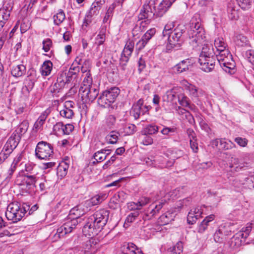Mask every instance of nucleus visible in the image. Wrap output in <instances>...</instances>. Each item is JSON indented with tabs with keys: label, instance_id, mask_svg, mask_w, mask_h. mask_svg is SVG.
I'll use <instances>...</instances> for the list:
<instances>
[{
	"label": "nucleus",
	"instance_id": "61",
	"mask_svg": "<svg viewBox=\"0 0 254 254\" xmlns=\"http://www.w3.org/2000/svg\"><path fill=\"white\" fill-rule=\"evenodd\" d=\"M11 153L10 150L6 149L3 147V149L0 152V164L4 161Z\"/></svg>",
	"mask_w": 254,
	"mask_h": 254
},
{
	"label": "nucleus",
	"instance_id": "23",
	"mask_svg": "<svg viewBox=\"0 0 254 254\" xmlns=\"http://www.w3.org/2000/svg\"><path fill=\"white\" fill-rule=\"evenodd\" d=\"M106 198V194H97L91 198L86 200L84 203L85 207L89 208L90 207L98 205L101 203Z\"/></svg>",
	"mask_w": 254,
	"mask_h": 254
},
{
	"label": "nucleus",
	"instance_id": "6",
	"mask_svg": "<svg viewBox=\"0 0 254 254\" xmlns=\"http://www.w3.org/2000/svg\"><path fill=\"white\" fill-rule=\"evenodd\" d=\"M252 224H248L246 227H244L241 231L236 233L229 242L230 248L232 249H237L242 245V239H246L251 232L252 227Z\"/></svg>",
	"mask_w": 254,
	"mask_h": 254
},
{
	"label": "nucleus",
	"instance_id": "54",
	"mask_svg": "<svg viewBox=\"0 0 254 254\" xmlns=\"http://www.w3.org/2000/svg\"><path fill=\"white\" fill-rule=\"evenodd\" d=\"M64 125L62 122L57 123L53 127V131L57 135H64Z\"/></svg>",
	"mask_w": 254,
	"mask_h": 254
},
{
	"label": "nucleus",
	"instance_id": "19",
	"mask_svg": "<svg viewBox=\"0 0 254 254\" xmlns=\"http://www.w3.org/2000/svg\"><path fill=\"white\" fill-rule=\"evenodd\" d=\"M82 92V98H87L89 101L94 100L98 95V91L96 88L90 86L80 90Z\"/></svg>",
	"mask_w": 254,
	"mask_h": 254
},
{
	"label": "nucleus",
	"instance_id": "47",
	"mask_svg": "<svg viewBox=\"0 0 254 254\" xmlns=\"http://www.w3.org/2000/svg\"><path fill=\"white\" fill-rule=\"evenodd\" d=\"M176 98V93L174 89L168 90L163 96V101L173 102Z\"/></svg>",
	"mask_w": 254,
	"mask_h": 254
},
{
	"label": "nucleus",
	"instance_id": "53",
	"mask_svg": "<svg viewBox=\"0 0 254 254\" xmlns=\"http://www.w3.org/2000/svg\"><path fill=\"white\" fill-rule=\"evenodd\" d=\"M115 6L116 5L115 4H112L109 6L105 14L104 18H103V22L104 23H106L109 21V22H110V20L111 19L112 16H113V11L115 8Z\"/></svg>",
	"mask_w": 254,
	"mask_h": 254
},
{
	"label": "nucleus",
	"instance_id": "51",
	"mask_svg": "<svg viewBox=\"0 0 254 254\" xmlns=\"http://www.w3.org/2000/svg\"><path fill=\"white\" fill-rule=\"evenodd\" d=\"M47 115L46 113L42 114L35 123L34 125V129H36V130L40 129L43 125L47 118Z\"/></svg>",
	"mask_w": 254,
	"mask_h": 254
},
{
	"label": "nucleus",
	"instance_id": "39",
	"mask_svg": "<svg viewBox=\"0 0 254 254\" xmlns=\"http://www.w3.org/2000/svg\"><path fill=\"white\" fill-rule=\"evenodd\" d=\"M10 16V11L4 8L0 9V30Z\"/></svg>",
	"mask_w": 254,
	"mask_h": 254
},
{
	"label": "nucleus",
	"instance_id": "12",
	"mask_svg": "<svg viewBox=\"0 0 254 254\" xmlns=\"http://www.w3.org/2000/svg\"><path fill=\"white\" fill-rule=\"evenodd\" d=\"M150 108L151 107L149 106L144 105L143 100L140 99L133 105L130 114L135 120H137L140 115H143L148 113Z\"/></svg>",
	"mask_w": 254,
	"mask_h": 254
},
{
	"label": "nucleus",
	"instance_id": "3",
	"mask_svg": "<svg viewBox=\"0 0 254 254\" xmlns=\"http://www.w3.org/2000/svg\"><path fill=\"white\" fill-rule=\"evenodd\" d=\"M186 28L183 24H178L168 36L167 47L169 49H179L185 40Z\"/></svg>",
	"mask_w": 254,
	"mask_h": 254
},
{
	"label": "nucleus",
	"instance_id": "22",
	"mask_svg": "<svg viewBox=\"0 0 254 254\" xmlns=\"http://www.w3.org/2000/svg\"><path fill=\"white\" fill-rule=\"evenodd\" d=\"M176 0H163L158 7L156 15L161 17L164 14Z\"/></svg>",
	"mask_w": 254,
	"mask_h": 254
},
{
	"label": "nucleus",
	"instance_id": "52",
	"mask_svg": "<svg viewBox=\"0 0 254 254\" xmlns=\"http://www.w3.org/2000/svg\"><path fill=\"white\" fill-rule=\"evenodd\" d=\"M214 46L218 51H223L227 47V44L224 42L222 38H217L214 40Z\"/></svg>",
	"mask_w": 254,
	"mask_h": 254
},
{
	"label": "nucleus",
	"instance_id": "49",
	"mask_svg": "<svg viewBox=\"0 0 254 254\" xmlns=\"http://www.w3.org/2000/svg\"><path fill=\"white\" fill-rule=\"evenodd\" d=\"M219 55H217V61L219 63L220 62V61L225 60V59H228L232 58V55H231L230 52L228 49H225V50L223 49V51H219Z\"/></svg>",
	"mask_w": 254,
	"mask_h": 254
},
{
	"label": "nucleus",
	"instance_id": "50",
	"mask_svg": "<svg viewBox=\"0 0 254 254\" xmlns=\"http://www.w3.org/2000/svg\"><path fill=\"white\" fill-rule=\"evenodd\" d=\"M92 78L91 74L89 71L85 73V76L83 81V86H82L80 90H82L83 89L86 88L90 86H92Z\"/></svg>",
	"mask_w": 254,
	"mask_h": 254
},
{
	"label": "nucleus",
	"instance_id": "45",
	"mask_svg": "<svg viewBox=\"0 0 254 254\" xmlns=\"http://www.w3.org/2000/svg\"><path fill=\"white\" fill-rule=\"evenodd\" d=\"M65 16L64 11L60 9L58 13L53 16L54 23L56 25L61 24L65 19Z\"/></svg>",
	"mask_w": 254,
	"mask_h": 254
},
{
	"label": "nucleus",
	"instance_id": "14",
	"mask_svg": "<svg viewBox=\"0 0 254 254\" xmlns=\"http://www.w3.org/2000/svg\"><path fill=\"white\" fill-rule=\"evenodd\" d=\"M156 33V29L154 28H151L147 31L143 35L141 39L136 44V48L138 51L143 49L148 41Z\"/></svg>",
	"mask_w": 254,
	"mask_h": 254
},
{
	"label": "nucleus",
	"instance_id": "21",
	"mask_svg": "<svg viewBox=\"0 0 254 254\" xmlns=\"http://www.w3.org/2000/svg\"><path fill=\"white\" fill-rule=\"evenodd\" d=\"M214 57H217V55L214 52L213 46L211 44H204L202 48L199 59H202V58H209Z\"/></svg>",
	"mask_w": 254,
	"mask_h": 254
},
{
	"label": "nucleus",
	"instance_id": "36",
	"mask_svg": "<svg viewBox=\"0 0 254 254\" xmlns=\"http://www.w3.org/2000/svg\"><path fill=\"white\" fill-rule=\"evenodd\" d=\"M109 149H101L100 151H98L94 154L93 158L95 159V161H93L92 163L93 164H96L97 163L101 162L105 160L107 157V155H106V151H109Z\"/></svg>",
	"mask_w": 254,
	"mask_h": 254
},
{
	"label": "nucleus",
	"instance_id": "44",
	"mask_svg": "<svg viewBox=\"0 0 254 254\" xmlns=\"http://www.w3.org/2000/svg\"><path fill=\"white\" fill-rule=\"evenodd\" d=\"M186 89L189 91L190 95L194 98L198 97V93H203L202 90L199 91L198 88L195 86L190 83H188V85L186 86Z\"/></svg>",
	"mask_w": 254,
	"mask_h": 254
},
{
	"label": "nucleus",
	"instance_id": "37",
	"mask_svg": "<svg viewBox=\"0 0 254 254\" xmlns=\"http://www.w3.org/2000/svg\"><path fill=\"white\" fill-rule=\"evenodd\" d=\"M53 67V64L50 61H45L43 64L41 68L40 72L43 76H48L51 72Z\"/></svg>",
	"mask_w": 254,
	"mask_h": 254
},
{
	"label": "nucleus",
	"instance_id": "26",
	"mask_svg": "<svg viewBox=\"0 0 254 254\" xmlns=\"http://www.w3.org/2000/svg\"><path fill=\"white\" fill-rule=\"evenodd\" d=\"M101 7L99 5L94 4L93 3L91 5L90 9L88 12L86 14V18L84 21V24L87 26L89 23L91 22V18L94 15H97L99 14Z\"/></svg>",
	"mask_w": 254,
	"mask_h": 254
},
{
	"label": "nucleus",
	"instance_id": "27",
	"mask_svg": "<svg viewBox=\"0 0 254 254\" xmlns=\"http://www.w3.org/2000/svg\"><path fill=\"white\" fill-rule=\"evenodd\" d=\"M228 224H225L221 225L218 228V230L216 231L214 235V239L216 242L220 243L222 239V236L223 235H227L229 234L230 230H226V227L229 226Z\"/></svg>",
	"mask_w": 254,
	"mask_h": 254
},
{
	"label": "nucleus",
	"instance_id": "32",
	"mask_svg": "<svg viewBox=\"0 0 254 254\" xmlns=\"http://www.w3.org/2000/svg\"><path fill=\"white\" fill-rule=\"evenodd\" d=\"M254 177L251 176L250 177H245L241 178H236L232 180V185L237 188H240L242 185H245L246 182L248 184H251L253 183Z\"/></svg>",
	"mask_w": 254,
	"mask_h": 254
},
{
	"label": "nucleus",
	"instance_id": "57",
	"mask_svg": "<svg viewBox=\"0 0 254 254\" xmlns=\"http://www.w3.org/2000/svg\"><path fill=\"white\" fill-rule=\"evenodd\" d=\"M175 27L174 22H169L165 26L162 32V35L163 37L167 36L172 32L173 30V28Z\"/></svg>",
	"mask_w": 254,
	"mask_h": 254
},
{
	"label": "nucleus",
	"instance_id": "24",
	"mask_svg": "<svg viewBox=\"0 0 254 254\" xmlns=\"http://www.w3.org/2000/svg\"><path fill=\"white\" fill-rule=\"evenodd\" d=\"M106 198V194H97L91 198L86 200L84 203L85 207L89 208L90 207L98 205L101 203Z\"/></svg>",
	"mask_w": 254,
	"mask_h": 254
},
{
	"label": "nucleus",
	"instance_id": "5",
	"mask_svg": "<svg viewBox=\"0 0 254 254\" xmlns=\"http://www.w3.org/2000/svg\"><path fill=\"white\" fill-rule=\"evenodd\" d=\"M120 92L118 87H113L104 91L98 99V103L102 107L108 108L115 101Z\"/></svg>",
	"mask_w": 254,
	"mask_h": 254
},
{
	"label": "nucleus",
	"instance_id": "2",
	"mask_svg": "<svg viewBox=\"0 0 254 254\" xmlns=\"http://www.w3.org/2000/svg\"><path fill=\"white\" fill-rule=\"evenodd\" d=\"M190 44L193 48L201 44L205 38V31L201 23L196 19L192 18L188 30Z\"/></svg>",
	"mask_w": 254,
	"mask_h": 254
},
{
	"label": "nucleus",
	"instance_id": "60",
	"mask_svg": "<svg viewBox=\"0 0 254 254\" xmlns=\"http://www.w3.org/2000/svg\"><path fill=\"white\" fill-rule=\"evenodd\" d=\"M80 71V67L77 65H74V64H72L69 69L68 75H72L73 76L77 77L78 74Z\"/></svg>",
	"mask_w": 254,
	"mask_h": 254
},
{
	"label": "nucleus",
	"instance_id": "38",
	"mask_svg": "<svg viewBox=\"0 0 254 254\" xmlns=\"http://www.w3.org/2000/svg\"><path fill=\"white\" fill-rule=\"evenodd\" d=\"M28 127V121H23L13 133H17L16 134H18L21 138V136L27 132Z\"/></svg>",
	"mask_w": 254,
	"mask_h": 254
},
{
	"label": "nucleus",
	"instance_id": "58",
	"mask_svg": "<svg viewBox=\"0 0 254 254\" xmlns=\"http://www.w3.org/2000/svg\"><path fill=\"white\" fill-rule=\"evenodd\" d=\"M220 147L222 149L227 150L235 147V144L231 140L225 141V139H222Z\"/></svg>",
	"mask_w": 254,
	"mask_h": 254
},
{
	"label": "nucleus",
	"instance_id": "31",
	"mask_svg": "<svg viewBox=\"0 0 254 254\" xmlns=\"http://www.w3.org/2000/svg\"><path fill=\"white\" fill-rule=\"evenodd\" d=\"M85 206L83 205H78L76 207L73 208L70 210L71 214H72L74 215H75V218H74V219H77L80 216L83 215L85 213H87L89 210V208H88V207H85V208H84Z\"/></svg>",
	"mask_w": 254,
	"mask_h": 254
},
{
	"label": "nucleus",
	"instance_id": "20",
	"mask_svg": "<svg viewBox=\"0 0 254 254\" xmlns=\"http://www.w3.org/2000/svg\"><path fill=\"white\" fill-rule=\"evenodd\" d=\"M16 133H12L4 146L6 149L10 150L11 152L16 147L21 139Z\"/></svg>",
	"mask_w": 254,
	"mask_h": 254
},
{
	"label": "nucleus",
	"instance_id": "55",
	"mask_svg": "<svg viewBox=\"0 0 254 254\" xmlns=\"http://www.w3.org/2000/svg\"><path fill=\"white\" fill-rule=\"evenodd\" d=\"M179 104L185 107H188L190 109L192 110L193 108L190 105L189 100L188 98L183 95H181L178 97Z\"/></svg>",
	"mask_w": 254,
	"mask_h": 254
},
{
	"label": "nucleus",
	"instance_id": "29",
	"mask_svg": "<svg viewBox=\"0 0 254 254\" xmlns=\"http://www.w3.org/2000/svg\"><path fill=\"white\" fill-rule=\"evenodd\" d=\"M116 121V117L112 115L108 116L106 118L104 124L102 126L101 128L105 131H107L114 128L115 123Z\"/></svg>",
	"mask_w": 254,
	"mask_h": 254
},
{
	"label": "nucleus",
	"instance_id": "59",
	"mask_svg": "<svg viewBox=\"0 0 254 254\" xmlns=\"http://www.w3.org/2000/svg\"><path fill=\"white\" fill-rule=\"evenodd\" d=\"M139 215L138 211H135L133 212L130 213L126 218L125 220V224H128L132 223L134 221L135 218Z\"/></svg>",
	"mask_w": 254,
	"mask_h": 254
},
{
	"label": "nucleus",
	"instance_id": "63",
	"mask_svg": "<svg viewBox=\"0 0 254 254\" xmlns=\"http://www.w3.org/2000/svg\"><path fill=\"white\" fill-rule=\"evenodd\" d=\"M64 78H66V73H63L57 77L56 82L64 88L65 86H67V84L65 82Z\"/></svg>",
	"mask_w": 254,
	"mask_h": 254
},
{
	"label": "nucleus",
	"instance_id": "13",
	"mask_svg": "<svg viewBox=\"0 0 254 254\" xmlns=\"http://www.w3.org/2000/svg\"><path fill=\"white\" fill-rule=\"evenodd\" d=\"M217 57H211L202 59H198V62L201 66V69L205 72L211 71L215 67L216 63Z\"/></svg>",
	"mask_w": 254,
	"mask_h": 254
},
{
	"label": "nucleus",
	"instance_id": "30",
	"mask_svg": "<svg viewBox=\"0 0 254 254\" xmlns=\"http://www.w3.org/2000/svg\"><path fill=\"white\" fill-rule=\"evenodd\" d=\"M96 245V242L93 239L86 241L83 247L84 253L87 254H94L97 250Z\"/></svg>",
	"mask_w": 254,
	"mask_h": 254
},
{
	"label": "nucleus",
	"instance_id": "9",
	"mask_svg": "<svg viewBox=\"0 0 254 254\" xmlns=\"http://www.w3.org/2000/svg\"><path fill=\"white\" fill-rule=\"evenodd\" d=\"M77 224L78 221L74 218L65 223L57 229L56 233L53 236L54 241H57L65 234L70 233Z\"/></svg>",
	"mask_w": 254,
	"mask_h": 254
},
{
	"label": "nucleus",
	"instance_id": "62",
	"mask_svg": "<svg viewBox=\"0 0 254 254\" xmlns=\"http://www.w3.org/2000/svg\"><path fill=\"white\" fill-rule=\"evenodd\" d=\"M9 230H5L2 232L0 233V237H2L4 236H11L15 234L18 233V231L17 229H12L11 228H9Z\"/></svg>",
	"mask_w": 254,
	"mask_h": 254
},
{
	"label": "nucleus",
	"instance_id": "35",
	"mask_svg": "<svg viewBox=\"0 0 254 254\" xmlns=\"http://www.w3.org/2000/svg\"><path fill=\"white\" fill-rule=\"evenodd\" d=\"M26 72V67L23 64L13 66L11 70L12 76L18 77L21 76Z\"/></svg>",
	"mask_w": 254,
	"mask_h": 254
},
{
	"label": "nucleus",
	"instance_id": "4",
	"mask_svg": "<svg viewBox=\"0 0 254 254\" xmlns=\"http://www.w3.org/2000/svg\"><path fill=\"white\" fill-rule=\"evenodd\" d=\"M29 209V205L27 204H23L21 207L17 202H11L7 207L5 216L13 223H16L24 217Z\"/></svg>",
	"mask_w": 254,
	"mask_h": 254
},
{
	"label": "nucleus",
	"instance_id": "28",
	"mask_svg": "<svg viewBox=\"0 0 254 254\" xmlns=\"http://www.w3.org/2000/svg\"><path fill=\"white\" fill-rule=\"evenodd\" d=\"M215 217V216L213 214H211L206 216L198 225L197 229V232L200 234L204 233L209 225V223L214 220Z\"/></svg>",
	"mask_w": 254,
	"mask_h": 254
},
{
	"label": "nucleus",
	"instance_id": "8",
	"mask_svg": "<svg viewBox=\"0 0 254 254\" xmlns=\"http://www.w3.org/2000/svg\"><path fill=\"white\" fill-rule=\"evenodd\" d=\"M166 203L167 201L165 199H161L152 203L149 205L144 214H143L142 219L144 221L151 219L160 212V211Z\"/></svg>",
	"mask_w": 254,
	"mask_h": 254
},
{
	"label": "nucleus",
	"instance_id": "33",
	"mask_svg": "<svg viewBox=\"0 0 254 254\" xmlns=\"http://www.w3.org/2000/svg\"><path fill=\"white\" fill-rule=\"evenodd\" d=\"M106 27L102 26L100 28L99 34L95 38V44L98 47L103 44L106 38Z\"/></svg>",
	"mask_w": 254,
	"mask_h": 254
},
{
	"label": "nucleus",
	"instance_id": "42",
	"mask_svg": "<svg viewBox=\"0 0 254 254\" xmlns=\"http://www.w3.org/2000/svg\"><path fill=\"white\" fill-rule=\"evenodd\" d=\"M123 254H136V246L133 243H128L124 245L122 248Z\"/></svg>",
	"mask_w": 254,
	"mask_h": 254
},
{
	"label": "nucleus",
	"instance_id": "16",
	"mask_svg": "<svg viewBox=\"0 0 254 254\" xmlns=\"http://www.w3.org/2000/svg\"><path fill=\"white\" fill-rule=\"evenodd\" d=\"M202 210L196 207L191 209L187 216V222L189 224L192 225L196 222L199 218L202 217Z\"/></svg>",
	"mask_w": 254,
	"mask_h": 254
},
{
	"label": "nucleus",
	"instance_id": "10",
	"mask_svg": "<svg viewBox=\"0 0 254 254\" xmlns=\"http://www.w3.org/2000/svg\"><path fill=\"white\" fill-rule=\"evenodd\" d=\"M155 0H146L138 15L139 20L151 19L155 15Z\"/></svg>",
	"mask_w": 254,
	"mask_h": 254
},
{
	"label": "nucleus",
	"instance_id": "11",
	"mask_svg": "<svg viewBox=\"0 0 254 254\" xmlns=\"http://www.w3.org/2000/svg\"><path fill=\"white\" fill-rule=\"evenodd\" d=\"M134 45V42L130 40H128L125 45V48L121 55L120 63V65L121 66L122 69L124 70L126 69L127 64L129 59V57L131 55L133 51Z\"/></svg>",
	"mask_w": 254,
	"mask_h": 254
},
{
	"label": "nucleus",
	"instance_id": "7",
	"mask_svg": "<svg viewBox=\"0 0 254 254\" xmlns=\"http://www.w3.org/2000/svg\"><path fill=\"white\" fill-rule=\"evenodd\" d=\"M35 155L40 159H49L53 155V147L47 142L40 141L36 146Z\"/></svg>",
	"mask_w": 254,
	"mask_h": 254
},
{
	"label": "nucleus",
	"instance_id": "48",
	"mask_svg": "<svg viewBox=\"0 0 254 254\" xmlns=\"http://www.w3.org/2000/svg\"><path fill=\"white\" fill-rule=\"evenodd\" d=\"M125 135H130L136 131V127L134 124H128L123 128Z\"/></svg>",
	"mask_w": 254,
	"mask_h": 254
},
{
	"label": "nucleus",
	"instance_id": "40",
	"mask_svg": "<svg viewBox=\"0 0 254 254\" xmlns=\"http://www.w3.org/2000/svg\"><path fill=\"white\" fill-rule=\"evenodd\" d=\"M120 134L116 130L111 131L106 137V139L110 144H115L117 142Z\"/></svg>",
	"mask_w": 254,
	"mask_h": 254
},
{
	"label": "nucleus",
	"instance_id": "46",
	"mask_svg": "<svg viewBox=\"0 0 254 254\" xmlns=\"http://www.w3.org/2000/svg\"><path fill=\"white\" fill-rule=\"evenodd\" d=\"M188 132L189 133V136L190 137V146L192 151L194 152H197L198 150V145L196 142V139H195V136H193V134H191V133L194 134V131L192 129H188Z\"/></svg>",
	"mask_w": 254,
	"mask_h": 254
},
{
	"label": "nucleus",
	"instance_id": "17",
	"mask_svg": "<svg viewBox=\"0 0 254 254\" xmlns=\"http://www.w3.org/2000/svg\"><path fill=\"white\" fill-rule=\"evenodd\" d=\"M237 1L231 0L227 6L228 16L231 20H237L239 17V11Z\"/></svg>",
	"mask_w": 254,
	"mask_h": 254
},
{
	"label": "nucleus",
	"instance_id": "15",
	"mask_svg": "<svg viewBox=\"0 0 254 254\" xmlns=\"http://www.w3.org/2000/svg\"><path fill=\"white\" fill-rule=\"evenodd\" d=\"M74 103L71 101L65 102L63 109L60 111V115L66 119H71L74 115L72 108H74Z\"/></svg>",
	"mask_w": 254,
	"mask_h": 254
},
{
	"label": "nucleus",
	"instance_id": "56",
	"mask_svg": "<svg viewBox=\"0 0 254 254\" xmlns=\"http://www.w3.org/2000/svg\"><path fill=\"white\" fill-rule=\"evenodd\" d=\"M170 250L171 254H182L183 251V243L182 242H178Z\"/></svg>",
	"mask_w": 254,
	"mask_h": 254
},
{
	"label": "nucleus",
	"instance_id": "43",
	"mask_svg": "<svg viewBox=\"0 0 254 254\" xmlns=\"http://www.w3.org/2000/svg\"><path fill=\"white\" fill-rule=\"evenodd\" d=\"M159 130V127L150 124L147 126L142 131V134L152 135L156 133Z\"/></svg>",
	"mask_w": 254,
	"mask_h": 254
},
{
	"label": "nucleus",
	"instance_id": "41",
	"mask_svg": "<svg viewBox=\"0 0 254 254\" xmlns=\"http://www.w3.org/2000/svg\"><path fill=\"white\" fill-rule=\"evenodd\" d=\"M172 213L167 212L163 214L159 218V222H161L162 225L168 224L170 222L174 220V216Z\"/></svg>",
	"mask_w": 254,
	"mask_h": 254
},
{
	"label": "nucleus",
	"instance_id": "18",
	"mask_svg": "<svg viewBox=\"0 0 254 254\" xmlns=\"http://www.w3.org/2000/svg\"><path fill=\"white\" fill-rule=\"evenodd\" d=\"M190 66V64L189 60H184L174 65L172 67V71L175 74H180L188 71Z\"/></svg>",
	"mask_w": 254,
	"mask_h": 254
},
{
	"label": "nucleus",
	"instance_id": "1",
	"mask_svg": "<svg viewBox=\"0 0 254 254\" xmlns=\"http://www.w3.org/2000/svg\"><path fill=\"white\" fill-rule=\"evenodd\" d=\"M109 212L105 209L96 211L88 219V222L83 228L86 235L94 236L101 231L106 224Z\"/></svg>",
	"mask_w": 254,
	"mask_h": 254
},
{
	"label": "nucleus",
	"instance_id": "64",
	"mask_svg": "<svg viewBox=\"0 0 254 254\" xmlns=\"http://www.w3.org/2000/svg\"><path fill=\"white\" fill-rule=\"evenodd\" d=\"M43 49L45 52H48L50 50L52 46V41L49 39L47 38L43 41Z\"/></svg>",
	"mask_w": 254,
	"mask_h": 254
},
{
	"label": "nucleus",
	"instance_id": "25",
	"mask_svg": "<svg viewBox=\"0 0 254 254\" xmlns=\"http://www.w3.org/2000/svg\"><path fill=\"white\" fill-rule=\"evenodd\" d=\"M106 198V194H97L91 198L86 200L84 203L85 207L89 208L90 207L98 205L101 203Z\"/></svg>",
	"mask_w": 254,
	"mask_h": 254
},
{
	"label": "nucleus",
	"instance_id": "34",
	"mask_svg": "<svg viewBox=\"0 0 254 254\" xmlns=\"http://www.w3.org/2000/svg\"><path fill=\"white\" fill-rule=\"evenodd\" d=\"M38 180V178L36 175H29L27 173L26 175L25 185L26 186V188L29 189L36 188L35 183Z\"/></svg>",
	"mask_w": 254,
	"mask_h": 254
}]
</instances>
